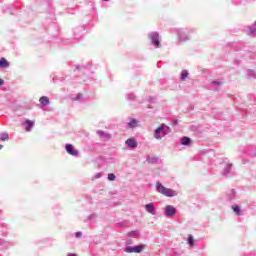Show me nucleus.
I'll use <instances>...</instances> for the list:
<instances>
[{
	"label": "nucleus",
	"instance_id": "1",
	"mask_svg": "<svg viewBox=\"0 0 256 256\" xmlns=\"http://www.w3.org/2000/svg\"><path fill=\"white\" fill-rule=\"evenodd\" d=\"M46 21L44 27L47 33H51L53 36L50 43H57L59 47H70L75 42L73 39H65L59 36V24L57 23V17H55V8H53V0H46Z\"/></svg>",
	"mask_w": 256,
	"mask_h": 256
},
{
	"label": "nucleus",
	"instance_id": "2",
	"mask_svg": "<svg viewBox=\"0 0 256 256\" xmlns=\"http://www.w3.org/2000/svg\"><path fill=\"white\" fill-rule=\"evenodd\" d=\"M97 22V15H93L92 20L84 25V26H77L76 28H74L73 30V35L74 41H81V39H83V37H85V35L87 34V29H89L90 27H93V23Z\"/></svg>",
	"mask_w": 256,
	"mask_h": 256
},
{
	"label": "nucleus",
	"instance_id": "3",
	"mask_svg": "<svg viewBox=\"0 0 256 256\" xmlns=\"http://www.w3.org/2000/svg\"><path fill=\"white\" fill-rule=\"evenodd\" d=\"M68 71H77L79 75H87V73H91L93 75V71H91V63L86 64H73V62L67 63Z\"/></svg>",
	"mask_w": 256,
	"mask_h": 256
},
{
	"label": "nucleus",
	"instance_id": "4",
	"mask_svg": "<svg viewBox=\"0 0 256 256\" xmlns=\"http://www.w3.org/2000/svg\"><path fill=\"white\" fill-rule=\"evenodd\" d=\"M193 30L189 28H177L176 35H177V45H183V43H187V41H191V34Z\"/></svg>",
	"mask_w": 256,
	"mask_h": 256
},
{
	"label": "nucleus",
	"instance_id": "5",
	"mask_svg": "<svg viewBox=\"0 0 256 256\" xmlns=\"http://www.w3.org/2000/svg\"><path fill=\"white\" fill-rule=\"evenodd\" d=\"M155 190L157 193H160L161 195H164L165 197H177L179 195V192L176 190H173L171 188L165 187L160 181L156 182Z\"/></svg>",
	"mask_w": 256,
	"mask_h": 256
},
{
	"label": "nucleus",
	"instance_id": "6",
	"mask_svg": "<svg viewBox=\"0 0 256 256\" xmlns=\"http://www.w3.org/2000/svg\"><path fill=\"white\" fill-rule=\"evenodd\" d=\"M171 133V127L167 124L162 123L154 130V138L160 141L162 137H167Z\"/></svg>",
	"mask_w": 256,
	"mask_h": 256
},
{
	"label": "nucleus",
	"instance_id": "7",
	"mask_svg": "<svg viewBox=\"0 0 256 256\" xmlns=\"http://www.w3.org/2000/svg\"><path fill=\"white\" fill-rule=\"evenodd\" d=\"M148 39L155 49H161V39L159 38V32H150L148 34Z\"/></svg>",
	"mask_w": 256,
	"mask_h": 256
},
{
	"label": "nucleus",
	"instance_id": "8",
	"mask_svg": "<svg viewBox=\"0 0 256 256\" xmlns=\"http://www.w3.org/2000/svg\"><path fill=\"white\" fill-rule=\"evenodd\" d=\"M145 244H138L134 246H126L124 248L125 253H143L145 251Z\"/></svg>",
	"mask_w": 256,
	"mask_h": 256
},
{
	"label": "nucleus",
	"instance_id": "9",
	"mask_svg": "<svg viewBox=\"0 0 256 256\" xmlns=\"http://www.w3.org/2000/svg\"><path fill=\"white\" fill-rule=\"evenodd\" d=\"M164 215L168 219H171V217H175V215H177V208L173 205H166L164 207Z\"/></svg>",
	"mask_w": 256,
	"mask_h": 256
},
{
	"label": "nucleus",
	"instance_id": "10",
	"mask_svg": "<svg viewBox=\"0 0 256 256\" xmlns=\"http://www.w3.org/2000/svg\"><path fill=\"white\" fill-rule=\"evenodd\" d=\"M4 9L10 13V15H17V12L21 11V8H19V2L14 4H7L5 5Z\"/></svg>",
	"mask_w": 256,
	"mask_h": 256
},
{
	"label": "nucleus",
	"instance_id": "11",
	"mask_svg": "<svg viewBox=\"0 0 256 256\" xmlns=\"http://www.w3.org/2000/svg\"><path fill=\"white\" fill-rule=\"evenodd\" d=\"M65 151L72 157H78L79 155V150L75 149V146L71 143L65 144Z\"/></svg>",
	"mask_w": 256,
	"mask_h": 256
},
{
	"label": "nucleus",
	"instance_id": "12",
	"mask_svg": "<svg viewBox=\"0 0 256 256\" xmlns=\"http://www.w3.org/2000/svg\"><path fill=\"white\" fill-rule=\"evenodd\" d=\"M22 126L24 127L25 131L27 133L33 131V128L35 127V121L26 119L23 123Z\"/></svg>",
	"mask_w": 256,
	"mask_h": 256
},
{
	"label": "nucleus",
	"instance_id": "13",
	"mask_svg": "<svg viewBox=\"0 0 256 256\" xmlns=\"http://www.w3.org/2000/svg\"><path fill=\"white\" fill-rule=\"evenodd\" d=\"M125 145L128 149H137L139 143H137V139L131 137L125 141Z\"/></svg>",
	"mask_w": 256,
	"mask_h": 256
},
{
	"label": "nucleus",
	"instance_id": "14",
	"mask_svg": "<svg viewBox=\"0 0 256 256\" xmlns=\"http://www.w3.org/2000/svg\"><path fill=\"white\" fill-rule=\"evenodd\" d=\"M231 169H233V164L232 163H226L224 165L223 170L221 171V175L223 177H229V175L231 174Z\"/></svg>",
	"mask_w": 256,
	"mask_h": 256
},
{
	"label": "nucleus",
	"instance_id": "15",
	"mask_svg": "<svg viewBox=\"0 0 256 256\" xmlns=\"http://www.w3.org/2000/svg\"><path fill=\"white\" fill-rule=\"evenodd\" d=\"M226 199L227 201H230L231 203H233V201H235V199H237V191H235V189H231L226 193Z\"/></svg>",
	"mask_w": 256,
	"mask_h": 256
},
{
	"label": "nucleus",
	"instance_id": "16",
	"mask_svg": "<svg viewBox=\"0 0 256 256\" xmlns=\"http://www.w3.org/2000/svg\"><path fill=\"white\" fill-rule=\"evenodd\" d=\"M231 209H232L233 213H235V215H237V217H242V215H243V208L241 207V205L233 204L231 206Z\"/></svg>",
	"mask_w": 256,
	"mask_h": 256
},
{
	"label": "nucleus",
	"instance_id": "17",
	"mask_svg": "<svg viewBox=\"0 0 256 256\" xmlns=\"http://www.w3.org/2000/svg\"><path fill=\"white\" fill-rule=\"evenodd\" d=\"M144 209L147 213H150V215H157V211L155 210V204L153 203L145 204Z\"/></svg>",
	"mask_w": 256,
	"mask_h": 256
},
{
	"label": "nucleus",
	"instance_id": "18",
	"mask_svg": "<svg viewBox=\"0 0 256 256\" xmlns=\"http://www.w3.org/2000/svg\"><path fill=\"white\" fill-rule=\"evenodd\" d=\"M193 144V140L189 138L188 136H183L180 138V145H183L184 147H191Z\"/></svg>",
	"mask_w": 256,
	"mask_h": 256
},
{
	"label": "nucleus",
	"instance_id": "19",
	"mask_svg": "<svg viewBox=\"0 0 256 256\" xmlns=\"http://www.w3.org/2000/svg\"><path fill=\"white\" fill-rule=\"evenodd\" d=\"M11 247V244L4 239H0V251H7Z\"/></svg>",
	"mask_w": 256,
	"mask_h": 256
},
{
	"label": "nucleus",
	"instance_id": "20",
	"mask_svg": "<svg viewBox=\"0 0 256 256\" xmlns=\"http://www.w3.org/2000/svg\"><path fill=\"white\" fill-rule=\"evenodd\" d=\"M10 63L9 60H7V58L2 57L0 58V69H8Z\"/></svg>",
	"mask_w": 256,
	"mask_h": 256
},
{
	"label": "nucleus",
	"instance_id": "21",
	"mask_svg": "<svg viewBox=\"0 0 256 256\" xmlns=\"http://www.w3.org/2000/svg\"><path fill=\"white\" fill-rule=\"evenodd\" d=\"M139 123V120L136 118H132L128 123H127V127L128 129H135V127H137V124Z\"/></svg>",
	"mask_w": 256,
	"mask_h": 256
},
{
	"label": "nucleus",
	"instance_id": "22",
	"mask_svg": "<svg viewBox=\"0 0 256 256\" xmlns=\"http://www.w3.org/2000/svg\"><path fill=\"white\" fill-rule=\"evenodd\" d=\"M141 235V232L139 230H132L127 233L128 237H131L132 239H137Z\"/></svg>",
	"mask_w": 256,
	"mask_h": 256
},
{
	"label": "nucleus",
	"instance_id": "23",
	"mask_svg": "<svg viewBox=\"0 0 256 256\" xmlns=\"http://www.w3.org/2000/svg\"><path fill=\"white\" fill-rule=\"evenodd\" d=\"M189 79V70H182L180 73V81H187Z\"/></svg>",
	"mask_w": 256,
	"mask_h": 256
},
{
	"label": "nucleus",
	"instance_id": "24",
	"mask_svg": "<svg viewBox=\"0 0 256 256\" xmlns=\"http://www.w3.org/2000/svg\"><path fill=\"white\" fill-rule=\"evenodd\" d=\"M146 161L150 165H157V163H159V157H150V156H148Z\"/></svg>",
	"mask_w": 256,
	"mask_h": 256
},
{
	"label": "nucleus",
	"instance_id": "25",
	"mask_svg": "<svg viewBox=\"0 0 256 256\" xmlns=\"http://www.w3.org/2000/svg\"><path fill=\"white\" fill-rule=\"evenodd\" d=\"M129 225H130L129 220H124L117 223V226L120 227V229H125L129 227Z\"/></svg>",
	"mask_w": 256,
	"mask_h": 256
},
{
	"label": "nucleus",
	"instance_id": "26",
	"mask_svg": "<svg viewBox=\"0 0 256 256\" xmlns=\"http://www.w3.org/2000/svg\"><path fill=\"white\" fill-rule=\"evenodd\" d=\"M39 102L41 103V105H49V103H51L49 97L47 96L40 97Z\"/></svg>",
	"mask_w": 256,
	"mask_h": 256
},
{
	"label": "nucleus",
	"instance_id": "27",
	"mask_svg": "<svg viewBox=\"0 0 256 256\" xmlns=\"http://www.w3.org/2000/svg\"><path fill=\"white\" fill-rule=\"evenodd\" d=\"M97 135H99L100 137H103L104 139H111V135L107 134L103 130H98Z\"/></svg>",
	"mask_w": 256,
	"mask_h": 256
},
{
	"label": "nucleus",
	"instance_id": "28",
	"mask_svg": "<svg viewBox=\"0 0 256 256\" xmlns=\"http://www.w3.org/2000/svg\"><path fill=\"white\" fill-rule=\"evenodd\" d=\"M246 74H247V77H248L249 79H255V77H256L255 70H253V69H248V70L246 71Z\"/></svg>",
	"mask_w": 256,
	"mask_h": 256
},
{
	"label": "nucleus",
	"instance_id": "29",
	"mask_svg": "<svg viewBox=\"0 0 256 256\" xmlns=\"http://www.w3.org/2000/svg\"><path fill=\"white\" fill-rule=\"evenodd\" d=\"M0 141H9V133L7 132H2L0 134Z\"/></svg>",
	"mask_w": 256,
	"mask_h": 256
},
{
	"label": "nucleus",
	"instance_id": "30",
	"mask_svg": "<svg viewBox=\"0 0 256 256\" xmlns=\"http://www.w3.org/2000/svg\"><path fill=\"white\" fill-rule=\"evenodd\" d=\"M187 243H188V245H190V247H194L195 246V239L193 238V235H189L188 236Z\"/></svg>",
	"mask_w": 256,
	"mask_h": 256
},
{
	"label": "nucleus",
	"instance_id": "31",
	"mask_svg": "<svg viewBox=\"0 0 256 256\" xmlns=\"http://www.w3.org/2000/svg\"><path fill=\"white\" fill-rule=\"evenodd\" d=\"M127 99H128V101H136L137 96H135L134 93H129V94H127Z\"/></svg>",
	"mask_w": 256,
	"mask_h": 256
},
{
	"label": "nucleus",
	"instance_id": "32",
	"mask_svg": "<svg viewBox=\"0 0 256 256\" xmlns=\"http://www.w3.org/2000/svg\"><path fill=\"white\" fill-rule=\"evenodd\" d=\"M52 81L53 83H59V81H65V77L54 76Z\"/></svg>",
	"mask_w": 256,
	"mask_h": 256
},
{
	"label": "nucleus",
	"instance_id": "33",
	"mask_svg": "<svg viewBox=\"0 0 256 256\" xmlns=\"http://www.w3.org/2000/svg\"><path fill=\"white\" fill-rule=\"evenodd\" d=\"M108 181H115L117 179V176L115 173H109L107 176Z\"/></svg>",
	"mask_w": 256,
	"mask_h": 256
},
{
	"label": "nucleus",
	"instance_id": "34",
	"mask_svg": "<svg viewBox=\"0 0 256 256\" xmlns=\"http://www.w3.org/2000/svg\"><path fill=\"white\" fill-rule=\"evenodd\" d=\"M72 237H75L76 239H81V237H83V232L77 231L74 234H72Z\"/></svg>",
	"mask_w": 256,
	"mask_h": 256
},
{
	"label": "nucleus",
	"instance_id": "35",
	"mask_svg": "<svg viewBox=\"0 0 256 256\" xmlns=\"http://www.w3.org/2000/svg\"><path fill=\"white\" fill-rule=\"evenodd\" d=\"M211 85H214L216 87H220V85H223V82H221L220 80H213L211 82Z\"/></svg>",
	"mask_w": 256,
	"mask_h": 256
},
{
	"label": "nucleus",
	"instance_id": "36",
	"mask_svg": "<svg viewBox=\"0 0 256 256\" xmlns=\"http://www.w3.org/2000/svg\"><path fill=\"white\" fill-rule=\"evenodd\" d=\"M232 5L239 6L243 3V0H231Z\"/></svg>",
	"mask_w": 256,
	"mask_h": 256
},
{
	"label": "nucleus",
	"instance_id": "37",
	"mask_svg": "<svg viewBox=\"0 0 256 256\" xmlns=\"http://www.w3.org/2000/svg\"><path fill=\"white\" fill-rule=\"evenodd\" d=\"M75 11H76V8H68L66 10V13H68L69 15H75Z\"/></svg>",
	"mask_w": 256,
	"mask_h": 256
},
{
	"label": "nucleus",
	"instance_id": "38",
	"mask_svg": "<svg viewBox=\"0 0 256 256\" xmlns=\"http://www.w3.org/2000/svg\"><path fill=\"white\" fill-rule=\"evenodd\" d=\"M147 101H148L149 103H155V102L157 101V97H155V96H149Z\"/></svg>",
	"mask_w": 256,
	"mask_h": 256
},
{
	"label": "nucleus",
	"instance_id": "39",
	"mask_svg": "<svg viewBox=\"0 0 256 256\" xmlns=\"http://www.w3.org/2000/svg\"><path fill=\"white\" fill-rule=\"evenodd\" d=\"M81 99H83V94L78 93V94H76L74 101H81Z\"/></svg>",
	"mask_w": 256,
	"mask_h": 256
},
{
	"label": "nucleus",
	"instance_id": "40",
	"mask_svg": "<svg viewBox=\"0 0 256 256\" xmlns=\"http://www.w3.org/2000/svg\"><path fill=\"white\" fill-rule=\"evenodd\" d=\"M103 177V172H98L93 176V179H101Z\"/></svg>",
	"mask_w": 256,
	"mask_h": 256
},
{
	"label": "nucleus",
	"instance_id": "41",
	"mask_svg": "<svg viewBox=\"0 0 256 256\" xmlns=\"http://www.w3.org/2000/svg\"><path fill=\"white\" fill-rule=\"evenodd\" d=\"M171 124H172L174 127H176V125H179V120H178V119H173V120L171 121Z\"/></svg>",
	"mask_w": 256,
	"mask_h": 256
},
{
	"label": "nucleus",
	"instance_id": "42",
	"mask_svg": "<svg viewBox=\"0 0 256 256\" xmlns=\"http://www.w3.org/2000/svg\"><path fill=\"white\" fill-rule=\"evenodd\" d=\"M241 159L243 165H247V163H249V159H246L244 156H242Z\"/></svg>",
	"mask_w": 256,
	"mask_h": 256
},
{
	"label": "nucleus",
	"instance_id": "43",
	"mask_svg": "<svg viewBox=\"0 0 256 256\" xmlns=\"http://www.w3.org/2000/svg\"><path fill=\"white\" fill-rule=\"evenodd\" d=\"M95 217H96V214H90V215L88 216V221H92L93 218H95Z\"/></svg>",
	"mask_w": 256,
	"mask_h": 256
},
{
	"label": "nucleus",
	"instance_id": "44",
	"mask_svg": "<svg viewBox=\"0 0 256 256\" xmlns=\"http://www.w3.org/2000/svg\"><path fill=\"white\" fill-rule=\"evenodd\" d=\"M243 256H256V252H255V251H253V252H250V253L244 254Z\"/></svg>",
	"mask_w": 256,
	"mask_h": 256
},
{
	"label": "nucleus",
	"instance_id": "45",
	"mask_svg": "<svg viewBox=\"0 0 256 256\" xmlns=\"http://www.w3.org/2000/svg\"><path fill=\"white\" fill-rule=\"evenodd\" d=\"M3 85H5V80H3L2 78H0V87H3Z\"/></svg>",
	"mask_w": 256,
	"mask_h": 256
},
{
	"label": "nucleus",
	"instance_id": "46",
	"mask_svg": "<svg viewBox=\"0 0 256 256\" xmlns=\"http://www.w3.org/2000/svg\"><path fill=\"white\" fill-rule=\"evenodd\" d=\"M67 256H77L76 253H68Z\"/></svg>",
	"mask_w": 256,
	"mask_h": 256
},
{
	"label": "nucleus",
	"instance_id": "47",
	"mask_svg": "<svg viewBox=\"0 0 256 256\" xmlns=\"http://www.w3.org/2000/svg\"><path fill=\"white\" fill-rule=\"evenodd\" d=\"M0 227H7L6 223H0Z\"/></svg>",
	"mask_w": 256,
	"mask_h": 256
},
{
	"label": "nucleus",
	"instance_id": "48",
	"mask_svg": "<svg viewBox=\"0 0 256 256\" xmlns=\"http://www.w3.org/2000/svg\"><path fill=\"white\" fill-rule=\"evenodd\" d=\"M147 109H153V106L148 105V106H147Z\"/></svg>",
	"mask_w": 256,
	"mask_h": 256
},
{
	"label": "nucleus",
	"instance_id": "49",
	"mask_svg": "<svg viewBox=\"0 0 256 256\" xmlns=\"http://www.w3.org/2000/svg\"><path fill=\"white\" fill-rule=\"evenodd\" d=\"M235 65L239 66V61H235Z\"/></svg>",
	"mask_w": 256,
	"mask_h": 256
},
{
	"label": "nucleus",
	"instance_id": "50",
	"mask_svg": "<svg viewBox=\"0 0 256 256\" xmlns=\"http://www.w3.org/2000/svg\"><path fill=\"white\" fill-rule=\"evenodd\" d=\"M3 147H4L3 144H0V151H1V149H3Z\"/></svg>",
	"mask_w": 256,
	"mask_h": 256
},
{
	"label": "nucleus",
	"instance_id": "51",
	"mask_svg": "<svg viewBox=\"0 0 256 256\" xmlns=\"http://www.w3.org/2000/svg\"><path fill=\"white\" fill-rule=\"evenodd\" d=\"M102 1H104L105 3H107V2H109V1H111V0H102Z\"/></svg>",
	"mask_w": 256,
	"mask_h": 256
},
{
	"label": "nucleus",
	"instance_id": "52",
	"mask_svg": "<svg viewBox=\"0 0 256 256\" xmlns=\"http://www.w3.org/2000/svg\"><path fill=\"white\" fill-rule=\"evenodd\" d=\"M92 9H95V6H93V4H92Z\"/></svg>",
	"mask_w": 256,
	"mask_h": 256
},
{
	"label": "nucleus",
	"instance_id": "53",
	"mask_svg": "<svg viewBox=\"0 0 256 256\" xmlns=\"http://www.w3.org/2000/svg\"><path fill=\"white\" fill-rule=\"evenodd\" d=\"M1 232H2V233H5V232H3V231L0 230V233H1Z\"/></svg>",
	"mask_w": 256,
	"mask_h": 256
},
{
	"label": "nucleus",
	"instance_id": "54",
	"mask_svg": "<svg viewBox=\"0 0 256 256\" xmlns=\"http://www.w3.org/2000/svg\"><path fill=\"white\" fill-rule=\"evenodd\" d=\"M0 256H2V255H0Z\"/></svg>",
	"mask_w": 256,
	"mask_h": 256
}]
</instances>
